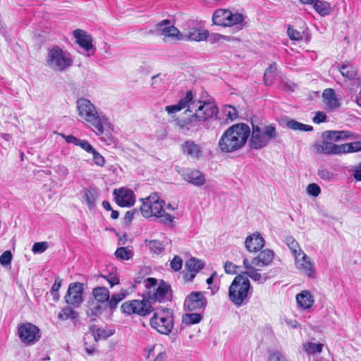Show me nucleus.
I'll list each match as a JSON object with an SVG mask.
<instances>
[{
  "instance_id": "obj_1",
  "label": "nucleus",
  "mask_w": 361,
  "mask_h": 361,
  "mask_svg": "<svg viewBox=\"0 0 361 361\" xmlns=\"http://www.w3.org/2000/svg\"><path fill=\"white\" fill-rule=\"evenodd\" d=\"M184 109H186L184 114L188 116L176 117L174 122L179 130L185 134L195 127L197 122L205 121L216 116L218 112L214 104L195 99L192 91H188L176 104L166 106L165 110L171 114Z\"/></svg>"
},
{
  "instance_id": "obj_2",
  "label": "nucleus",
  "mask_w": 361,
  "mask_h": 361,
  "mask_svg": "<svg viewBox=\"0 0 361 361\" xmlns=\"http://www.w3.org/2000/svg\"><path fill=\"white\" fill-rule=\"evenodd\" d=\"M250 135V128L246 123L234 124L226 129L218 142L223 153H233L242 149Z\"/></svg>"
},
{
  "instance_id": "obj_3",
  "label": "nucleus",
  "mask_w": 361,
  "mask_h": 361,
  "mask_svg": "<svg viewBox=\"0 0 361 361\" xmlns=\"http://www.w3.org/2000/svg\"><path fill=\"white\" fill-rule=\"evenodd\" d=\"M78 116L91 125L97 135H102L109 128L111 123L108 117L98 111L95 106L87 99L80 98L77 100Z\"/></svg>"
},
{
  "instance_id": "obj_4",
  "label": "nucleus",
  "mask_w": 361,
  "mask_h": 361,
  "mask_svg": "<svg viewBox=\"0 0 361 361\" xmlns=\"http://www.w3.org/2000/svg\"><path fill=\"white\" fill-rule=\"evenodd\" d=\"M142 200V204L140 209L144 217L155 216L159 218L160 221L164 224H171L173 223V216L165 212L164 209L165 202L160 200L157 194H152Z\"/></svg>"
},
{
  "instance_id": "obj_5",
  "label": "nucleus",
  "mask_w": 361,
  "mask_h": 361,
  "mask_svg": "<svg viewBox=\"0 0 361 361\" xmlns=\"http://www.w3.org/2000/svg\"><path fill=\"white\" fill-rule=\"evenodd\" d=\"M73 64L70 53L58 45L48 48L46 56V65L53 71L64 72Z\"/></svg>"
},
{
  "instance_id": "obj_6",
  "label": "nucleus",
  "mask_w": 361,
  "mask_h": 361,
  "mask_svg": "<svg viewBox=\"0 0 361 361\" xmlns=\"http://www.w3.org/2000/svg\"><path fill=\"white\" fill-rule=\"evenodd\" d=\"M250 136V147L259 149L267 146L271 140H275L278 133L273 125L255 124L252 121Z\"/></svg>"
},
{
  "instance_id": "obj_7",
  "label": "nucleus",
  "mask_w": 361,
  "mask_h": 361,
  "mask_svg": "<svg viewBox=\"0 0 361 361\" xmlns=\"http://www.w3.org/2000/svg\"><path fill=\"white\" fill-rule=\"evenodd\" d=\"M250 288L248 278L244 274H238L234 278L229 287V300L236 306H241L247 298Z\"/></svg>"
},
{
  "instance_id": "obj_8",
  "label": "nucleus",
  "mask_w": 361,
  "mask_h": 361,
  "mask_svg": "<svg viewBox=\"0 0 361 361\" xmlns=\"http://www.w3.org/2000/svg\"><path fill=\"white\" fill-rule=\"evenodd\" d=\"M150 324L159 333L169 335L173 329V311L164 308L157 310L151 318Z\"/></svg>"
},
{
  "instance_id": "obj_9",
  "label": "nucleus",
  "mask_w": 361,
  "mask_h": 361,
  "mask_svg": "<svg viewBox=\"0 0 361 361\" xmlns=\"http://www.w3.org/2000/svg\"><path fill=\"white\" fill-rule=\"evenodd\" d=\"M144 283L145 287L149 290L147 292L149 299L158 302H161L165 299L169 289L165 282H161L156 287L157 280L154 278H148Z\"/></svg>"
},
{
  "instance_id": "obj_10",
  "label": "nucleus",
  "mask_w": 361,
  "mask_h": 361,
  "mask_svg": "<svg viewBox=\"0 0 361 361\" xmlns=\"http://www.w3.org/2000/svg\"><path fill=\"white\" fill-rule=\"evenodd\" d=\"M123 312L130 314H137L140 316H146L152 312V305L149 300H132L124 302L121 305Z\"/></svg>"
},
{
  "instance_id": "obj_11",
  "label": "nucleus",
  "mask_w": 361,
  "mask_h": 361,
  "mask_svg": "<svg viewBox=\"0 0 361 361\" xmlns=\"http://www.w3.org/2000/svg\"><path fill=\"white\" fill-rule=\"evenodd\" d=\"M18 334L20 341L27 345L34 344L40 338L39 328L28 322L18 326Z\"/></svg>"
},
{
  "instance_id": "obj_12",
  "label": "nucleus",
  "mask_w": 361,
  "mask_h": 361,
  "mask_svg": "<svg viewBox=\"0 0 361 361\" xmlns=\"http://www.w3.org/2000/svg\"><path fill=\"white\" fill-rule=\"evenodd\" d=\"M152 33L163 35L176 40L183 39L182 33L169 20H163L154 25Z\"/></svg>"
},
{
  "instance_id": "obj_13",
  "label": "nucleus",
  "mask_w": 361,
  "mask_h": 361,
  "mask_svg": "<svg viewBox=\"0 0 361 361\" xmlns=\"http://www.w3.org/2000/svg\"><path fill=\"white\" fill-rule=\"evenodd\" d=\"M83 284L80 282L71 283L68 286L65 295V301L67 304L78 307L83 302Z\"/></svg>"
},
{
  "instance_id": "obj_14",
  "label": "nucleus",
  "mask_w": 361,
  "mask_h": 361,
  "mask_svg": "<svg viewBox=\"0 0 361 361\" xmlns=\"http://www.w3.org/2000/svg\"><path fill=\"white\" fill-rule=\"evenodd\" d=\"M207 299L202 292H192L186 298L184 307L185 310L192 311H203L207 306Z\"/></svg>"
},
{
  "instance_id": "obj_15",
  "label": "nucleus",
  "mask_w": 361,
  "mask_h": 361,
  "mask_svg": "<svg viewBox=\"0 0 361 361\" xmlns=\"http://www.w3.org/2000/svg\"><path fill=\"white\" fill-rule=\"evenodd\" d=\"M311 149L317 154H341V145L334 144L324 140L312 145Z\"/></svg>"
},
{
  "instance_id": "obj_16",
  "label": "nucleus",
  "mask_w": 361,
  "mask_h": 361,
  "mask_svg": "<svg viewBox=\"0 0 361 361\" xmlns=\"http://www.w3.org/2000/svg\"><path fill=\"white\" fill-rule=\"evenodd\" d=\"M294 258L295 265L298 270L308 277L312 278L314 276L315 270L314 263L312 262L310 257L303 252V254L297 255Z\"/></svg>"
},
{
  "instance_id": "obj_17",
  "label": "nucleus",
  "mask_w": 361,
  "mask_h": 361,
  "mask_svg": "<svg viewBox=\"0 0 361 361\" xmlns=\"http://www.w3.org/2000/svg\"><path fill=\"white\" fill-rule=\"evenodd\" d=\"M113 194L116 202L121 207H131L135 204V195L132 190L125 188L114 189Z\"/></svg>"
},
{
  "instance_id": "obj_18",
  "label": "nucleus",
  "mask_w": 361,
  "mask_h": 361,
  "mask_svg": "<svg viewBox=\"0 0 361 361\" xmlns=\"http://www.w3.org/2000/svg\"><path fill=\"white\" fill-rule=\"evenodd\" d=\"M75 42L87 52V56L93 55L94 49L92 37L85 30L77 29L73 31Z\"/></svg>"
},
{
  "instance_id": "obj_19",
  "label": "nucleus",
  "mask_w": 361,
  "mask_h": 361,
  "mask_svg": "<svg viewBox=\"0 0 361 361\" xmlns=\"http://www.w3.org/2000/svg\"><path fill=\"white\" fill-rule=\"evenodd\" d=\"M243 264L246 269V271L243 273L247 277L249 276L251 279L259 283H264L269 279L267 274H260L259 271L261 267H257L252 264V262H250L247 257L243 259Z\"/></svg>"
},
{
  "instance_id": "obj_20",
  "label": "nucleus",
  "mask_w": 361,
  "mask_h": 361,
  "mask_svg": "<svg viewBox=\"0 0 361 361\" xmlns=\"http://www.w3.org/2000/svg\"><path fill=\"white\" fill-rule=\"evenodd\" d=\"M265 241L261 234L258 232L248 235L245 242V245L247 251L257 252L263 248Z\"/></svg>"
},
{
  "instance_id": "obj_21",
  "label": "nucleus",
  "mask_w": 361,
  "mask_h": 361,
  "mask_svg": "<svg viewBox=\"0 0 361 361\" xmlns=\"http://www.w3.org/2000/svg\"><path fill=\"white\" fill-rule=\"evenodd\" d=\"M182 176L185 181L195 186L200 187L206 183L204 176L196 169H186L182 173Z\"/></svg>"
},
{
  "instance_id": "obj_22",
  "label": "nucleus",
  "mask_w": 361,
  "mask_h": 361,
  "mask_svg": "<svg viewBox=\"0 0 361 361\" xmlns=\"http://www.w3.org/2000/svg\"><path fill=\"white\" fill-rule=\"evenodd\" d=\"M183 153L194 159H199L202 155V147L192 140H187L181 145Z\"/></svg>"
},
{
  "instance_id": "obj_23",
  "label": "nucleus",
  "mask_w": 361,
  "mask_h": 361,
  "mask_svg": "<svg viewBox=\"0 0 361 361\" xmlns=\"http://www.w3.org/2000/svg\"><path fill=\"white\" fill-rule=\"evenodd\" d=\"M274 257V252L269 249H265L261 251L259 255L254 257L250 262L257 267H266L269 265Z\"/></svg>"
},
{
  "instance_id": "obj_24",
  "label": "nucleus",
  "mask_w": 361,
  "mask_h": 361,
  "mask_svg": "<svg viewBox=\"0 0 361 361\" xmlns=\"http://www.w3.org/2000/svg\"><path fill=\"white\" fill-rule=\"evenodd\" d=\"M182 35L183 37V39L200 42L207 39L209 33L207 30L192 27L185 30Z\"/></svg>"
},
{
  "instance_id": "obj_25",
  "label": "nucleus",
  "mask_w": 361,
  "mask_h": 361,
  "mask_svg": "<svg viewBox=\"0 0 361 361\" xmlns=\"http://www.w3.org/2000/svg\"><path fill=\"white\" fill-rule=\"evenodd\" d=\"M296 301L300 308L310 309L314 304V298L309 290H302L296 295Z\"/></svg>"
},
{
  "instance_id": "obj_26",
  "label": "nucleus",
  "mask_w": 361,
  "mask_h": 361,
  "mask_svg": "<svg viewBox=\"0 0 361 361\" xmlns=\"http://www.w3.org/2000/svg\"><path fill=\"white\" fill-rule=\"evenodd\" d=\"M350 137L355 136L348 130H328L324 132L322 134L324 140H329L334 142L347 139Z\"/></svg>"
},
{
  "instance_id": "obj_27",
  "label": "nucleus",
  "mask_w": 361,
  "mask_h": 361,
  "mask_svg": "<svg viewBox=\"0 0 361 361\" xmlns=\"http://www.w3.org/2000/svg\"><path fill=\"white\" fill-rule=\"evenodd\" d=\"M322 97L325 104L331 109H336L340 105L333 89H326L322 94Z\"/></svg>"
},
{
  "instance_id": "obj_28",
  "label": "nucleus",
  "mask_w": 361,
  "mask_h": 361,
  "mask_svg": "<svg viewBox=\"0 0 361 361\" xmlns=\"http://www.w3.org/2000/svg\"><path fill=\"white\" fill-rule=\"evenodd\" d=\"M84 200L88 207L91 209L96 205V200L98 197V191L96 188L90 187L83 190Z\"/></svg>"
},
{
  "instance_id": "obj_29",
  "label": "nucleus",
  "mask_w": 361,
  "mask_h": 361,
  "mask_svg": "<svg viewBox=\"0 0 361 361\" xmlns=\"http://www.w3.org/2000/svg\"><path fill=\"white\" fill-rule=\"evenodd\" d=\"M229 16H231L229 10L217 9L213 14L212 20L215 25L226 27Z\"/></svg>"
},
{
  "instance_id": "obj_30",
  "label": "nucleus",
  "mask_w": 361,
  "mask_h": 361,
  "mask_svg": "<svg viewBox=\"0 0 361 361\" xmlns=\"http://www.w3.org/2000/svg\"><path fill=\"white\" fill-rule=\"evenodd\" d=\"M128 292L126 289H121L120 292L113 294L111 297L109 296V300H107L108 305L111 310H115L118 304L122 301L127 295Z\"/></svg>"
},
{
  "instance_id": "obj_31",
  "label": "nucleus",
  "mask_w": 361,
  "mask_h": 361,
  "mask_svg": "<svg viewBox=\"0 0 361 361\" xmlns=\"http://www.w3.org/2000/svg\"><path fill=\"white\" fill-rule=\"evenodd\" d=\"M285 125L287 128L295 131H312L313 130L312 126L303 124L292 118H287Z\"/></svg>"
},
{
  "instance_id": "obj_32",
  "label": "nucleus",
  "mask_w": 361,
  "mask_h": 361,
  "mask_svg": "<svg viewBox=\"0 0 361 361\" xmlns=\"http://www.w3.org/2000/svg\"><path fill=\"white\" fill-rule=\"evenodd\" d=\"M339 71L343 77L349 80L355 79L357 75V70L350 63L343 64L340 67Z\"/></svg>"
},
{
  "instance_id": "obj_33",
  "label": "nucleus",
  "mask_w": 361,
  "mask_h": 361,
  "mask_svg": "<svg viewBox=\"0 0 361 361\" xmlns=\"http://www.w3.org/2000/svg\"><path fill=\"white\" fill-rule=\"evenodd\" d=\"M92 294L95 300L101 303L106 302L109 299V291L104 286L94 288L92 290Z\"/></svg>"
},
{
  "instance_id": "obj_34",
  "label": "nucleus",
  "mask_w": 361,
  "mask_h": 361,
  "mask_svg": "<svg viewBox=\"0 0 361 361\" xmlns=\"http://www.w3.org/2000/svg\"><path fill=\"white\" fill-rule=\"evenodd\" d=\"M230 16H229V18L227 19L226 26L240 25V28H242L245 20V16L240 13H233L231 11Z\"/></svg>"
},
{
  "instance_id": "obj_35",
  "label": "nucleus",
  "mask_w": 361,
  "mask_h": 361,
  "mask_svg": "<svg viewBox=\"0 0 361 361\" xmlns=\"http://www.w3.org/2000/svg\"><path fill=\"white\" fill-rule=\"evenodd\" d=\"M202 319V316L199 312L186 313L182 317V322L186 325H192L200 323Z\"/></svg>"
},
{
  "instance_id": "obj_36",
  "label": "nucleus",
  "mask_w": 361,
  "mask_h": 361,
  "mask_svg": "<svg viewBox=\"0 0 361 361\" xmlns=\"http://www.w3.org/2000/svg\"><path fill=\"white\" fill-rule=\"evenodd\" d=\"M276 66L275 63L271 64L264 72V81L266 85H271L276 78Z\"/></svg>"
},
{
  "instance_id": "obj_37",
  "label": "nucleus",
  "mask_w": 361,
  "mask_h": 361,
  "mask_svg": "<svg viewBox=\"0 0 361 361\" xmlns=\"http://www.w3.org/2000/svg\"><path fill=\"white\" fill-rule=\"evenodd\" d=\"M341 154L357 152L361 151V141L341 145Z\"/></svg>"
},
{
  "instance_id": "obj_38",
  "label": "nucleus",
  "mask_w": 361,
  "mask_h": 361,
  "mask_svg": "<svg viewBox=\"0 0 361 361\" xmlns=\"http://www.w3.org/2000/svg\"><path fill=\"white\" fill-rule=\"evenodd\" d=\"M314 8L321 16H324L330 13V5L322 0H316L314 3Z\"/></svg>"
},
{
  "instance_id": "obj_39",
  "label": "nucleus",
  "mask_w": 361,
  "mask_h": 361,
  "mask_svg": "<svg viewBox=\"0 0 361 361\" xmlns=\"http://www.w3.org/2000/svg\"><path fill=\"white\" fill-rule=\"evenodd\" d=\"M285 242L290 250L294 257L297 255H301V254H303V251L300 248V245L293 237H287Z\"/></svg>"
},
{
  "instance_id": "obj_40",
  "label": "nucleus",
  "mask_w": 361,
  "mask_h": 361,
  "mask_svg": "<svg viewBox=\"0 0 361 361\" xmlns=\"http://www.w3.org/2000/svg\"><path fill=\"white\" fill-rule=\"evenodd\" d=\"M323 349L322 343H314L312 342H307L303 344V350L307 355H314L320 353Z\"/></svg>"
},
{
  "instance_id": "obj_41",
  "label": "nucleus",
  "mask_w": 361,
  "mask_h": 361,
  "mask_svg": "<svg viewBox=\"0 0 361 361\" xmlns=\"http://www.w3.org/2000/svg\"><path fill=\"white\" fill-rule=\"evenodd\" d=\"M205 264L203 261L196 258H191L186 262V267L191 272H197L200 269H203Z\"/></svg>"
},
{
  "instance_id": "obj_42",
  "label": "nucleus",
  "mask_w": 361,
  "mask_h": 361,
  "mask_svg": "<svg viewBox=\"0 0 361 361\" xmlns=\"http://www.w3.org/2000/svg\"><path fill=\"white\" fill-rule=\"evenodd\" d=\"M115 255L120 259L128 260L133 257V251L128 247H121L117 248Z\"/></svg>"
},
{
  "instance_id": "obj_43",
  "label": "nucleus",
  "mask_w": 361,
  "mask_h": 361,
  "mask_svg": "<svg viewBox=\"0 0 361 361\" xmlns=\"http://www.w3.org/2000/svg\"><path fill=\"white\" fill-rule=\"evenodd\" d=\"M150 251L156 255L161 254L164 250L165 245L157 240H149L147 244Z\"/></svg>"
},
{
  "instance_id": "obj_44",
  "label": "nucleus",
  "mask_w": 361,
  "mask_h": 361,
  "mask_svg": "<svg viewBox=\"0 0 361 361\" xmlns=\"http://www.w3.org/2000/svg\"><path fill=\"white\" fill-rule=\"evenodd\" d=\"M78 316L77 312L71 307L63 308L59 314V319L61 320H67L68 319H75Z\"/></svg>"
},
{
  "instance_id": "obj_45",
  "label": "nucleus",
  "mask_w": 361,
  "mask_h": 361,
  "mask_svg": "<svg viewBox=\"0 0 361 361\" xmlns=\"http://www.w3.org/2000/svg\"><path fill=\"white\" fill-rule=\"evenodd\" d=\"M90 329L92 331V336L96 342L102 339H106L109 336V334L104 329L95 327H91Z\"/></svg>"
},
{
  "instance_id": "obj_46",
  "label": "nucleus",
  "mask_w": 361,
  "mask_h": 361,
  "mask_svg": "<svg viewBox=\"0 0 361 361\" xmlns=\"http://www.w3.org/2000/svg\"><path fill=\"white\" fill-rule=\"evenodd\" d=\"M267 361H288L286 357L279 351L271 352Z\"/></svg>"
},
{
  "instance_id": "obj_47",
  "label": "nucleus",
  "mask_w": 361,
  "mask_h": 361,
  "mask_svg": "<svg viewBox=\"0 0 361 361\" xmlns=\"http://www.w3.org/2000/svg\"><path fill=\"white\" fill-rule=\"evenodd\" d=\"M307 192L310 195L317 197L321 192V189L317 184L310 183L307 187Z\"/></svg>"
},
{
  "instance_id": "obj_48",
  "label": "nucleus",
  "mask_w": 361,
  "mask_h": 361,
  "mask_svg": "<svg viewBox=\"0 0 361 361\" xmlns=\"http://www.w3.org/2000/svg\"><path fill=\"white\" fill-rule=\"evenodd\" d=\"M12 260V254L11 251L6 250L0 256V264L2 266L9 265Z\"/></svg>"
},
{
  "instance_id": "obj_49",
  "label": "nucleus",
  "mask_w": 361,
  "mask_h": 361,
  "mask_svg": "<svg viewBox=\"0 0 361 361\" xmlns=\"http://www.w3.org/2000/svg\"><path fill=\"white\" fill-rule=\"evenodd\" d=\"M47 247L48 245L47 242L35 243L32 245V251L34 253H42L47 249Z\"/></svg>"
},
{
  "instance_id": "obj_50",
  "label": "nucleus",
  "mask_w": 361,
  "mask_h": 361,
  "mask_svg": "<svg viewBox=\"0 0 361 361\" xmlns=\"http://www.w3.org/2000/svg\"><path fill=\"white\" fill-rule=\"evenodd\" d=\"M224 112L228 118L233 121L238 117V112L236 109L232 106H227L224 108Z\"/></svg>"
},
{
  "instance_id": "obj_51",
  "label": "nucleus",
  "mask_w": 361,
  "mask_h": 361,
  "mask_svg": "<svg viewBox=\"0 0 361 361\" xmlns=\"http://www.w3.org/2000/svg\"><path fill=\"white\" fill-rule=\"evenodd\" d=\"M318 175L322 179L326 180H329L334 177V173L324 168H321L318 170Z\"/></svg>"
},
{
  "instance_id": "obj_52",
  "label": "nucleus",
  "mask_w": 361,
  "mask_h": 361,
  "mask_svg": "<svg viewBox=\"0 0 361 361\" xmlns=\"http://www.w3.org/2000/svg\"><path fill=\"white\" fill-rule=\"evenodd\" d=\"M92 154L94 164L99 166H103L105 164V159L104 157L97 152L95 149L92 152Z\"/></svg>"
},
{
  "instance_id": "obj_53",
  "label": "nucleus",
  "mask_w": 361,
  "mask_h": 361,
  "mask_svg": "<svg viewBox=\"0 0 361 361\" xmlns=\"http://www.w3.org/2000/svg\"><path fill=\"white\" fill-rule=\"evenodd\" d=\"M240 267L236 266L231 262H226L224 264V269L226 273L228 274H235L238 272V269Z\"/></svg>"
},
{
  "instance_id": "obj_54",
  "label": "nucleus",
  "mask_w": 361,
  "mask_h": 361,
  "mask_svg": "<svg viewBox=\"0 0 361 361\" xmlns=\"http://www.w3.org/2000/svg\"><path fill=\"white\" fill-rule=\"evenodd\" d=\"M183 266L182 259L176 255L171 262V267L174 271H179Z\"/></svg>"
},
{
  "instance_id": "obj_55",
  "label": "nucleus",
  "mask_w": 361,
  "mask_h": 361,
  "mask_svg": "<svg viewBox=\"0 0 361 361\" xmlns=\"http://www.w3.org/2000/svg\"><path fill=\"white\" fill-rule=\"evenodd\" d=\"M77 146H80L82 149L90 153H92V152L94 149L93 147L88 142V141L85 140L79 139L78 142L77 143Z\"/></svg>"
},
{
  "instance_id": "obj_56",
  "label": "nucleus",
  "mask_w": 361,
  "mask_h": 361,
  "mask_svg": "<svg viewBox=\"0 0 361 361\" xmlns=\"http://www.w3.org/2000/svg\"><path fill=\"white\" fill-rule=\"evenodd\" d=\"M101 277L105 279L109 282L111 287H113L115 285H118L120 283L119 279L112 274H109L108 276L101 275Z\"/></svg>"
},
{
  "instance_id": "obj_57",
  "label": "nucleus",
  "mask_w": 361,
  "mask_h": 361,
  "mask_svg": "<svg viewBox=\"0 0 361 361\" xmlns=\"http://www.w3.org/2000/svg\"><path fill=\"white\" fill-rule=\"evenodd\" d=\"M287 33L288 37L293 40H299L302 39L300 32L291 27H288Z\"/></svg>"
},
{
  "instance_id": "obj_58",
  "label": "nucleus",
  "mask_w": 361,
  "mask_h": 361,
  "mask_svg": "<svg viewBox=\"0 0 361 361\" xmlns=\"http://www.w3.org/2000/svg\"><path fill=\"white\" fill-rule=\"evenodd\" d=\"M326 114L322 111H318L316 113L315 116L313 118V121L315 123H320L324 122L326 121Z\"/></svg>"
},
{
  "instance_id": "obj_59",
  "label": "nucleus",
  "mask_w": 361,
  "mask_h": 361,
  "mask_svg": "<svg viewBox=\"0 0 361 361\" xmlns=\"http://www.w3.org/2000/svg\"><path fill=\"white\" fill-rule=\"evenodd\" d=\"M135 214H137V212L135 209L128 211L124 216L125 224L129 225Z\"/></svg>"
},
{
  "instance_id": "obj_60",
  "label": "nucleus",
  "mask_w": 361,
  "mask_h": 361,
  "mask_svg": "<svg viewBox=\"0 0 361 361\" xmlns=\"http://www.w3.org/2000/svg\"><path fill=\"white\" fill-rule=\"evenodd\" d=\"M56 173L59 174L60 177L62 178H65L68 174V169L66 166L63 165H60L58 166L56 169Z\"/></svg>"
},
{
  "instance_id": "obj_61",
  "label": "nucleus",
  "mask_w": 361,
  "mask_h": 361,
  "mask_svg": "<svg viewBox=\"0 0 361 361\" xmlns=\"http://www.w3.org/2000/svg\"><path fill=\"white\" fill-rule=\"evenodd\" d=\"M62 285V279L57 276L55 279L54 285L51 287V292H58Z\"/></svg>"
},
{
  "instance_id": "obj_62",
  "label": "nucleus",
  "mask_w": 361,
  "mask_h": 361,
  "mask_svg": "<svg viewBox=\"0 0 361 361\" xmlns=\"http://www.w3.org/2000/svg\"><path fill=\"white\" fill-rule=\"evenodd\" d=\"M62 136L65 138L66 141L68 143H73L75 145H77V143L78 142V140H79V139H78L77 137H75L73 135H63Z\"/></svg>"
},
{
  "instance_id": "obj_63",
  "label": "nucleus",
  "mask_w": 361,
  "mask_h": 361,
  "mask_svg": "<svg viewBox=\"0 0 361 361\" xmlns=\"http://www.w3.org/2000/svg\"><path fill=\"white\" fill-rule=\"evenodd\" d=\"M284 321L288 326L292 328H297L299 326V324L296 320L286 318Z\"/></svg>"
},
{
  "instance_id": "obj_64",
  "label": "nucleus",
  "mask_w": 361,
  "mask_h": 361,
  "mask_svg": "<svg viewBox=\"0 0 361 361\" xmlns=\"http://www.w3.org/2000/svg\"><path fill=\"white\" fill-rule=\"evenodd\" d=\"M153 361H166V353L164 352H159Z\"/></svg>"
}]
</instances>
